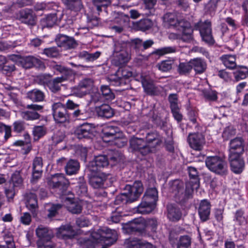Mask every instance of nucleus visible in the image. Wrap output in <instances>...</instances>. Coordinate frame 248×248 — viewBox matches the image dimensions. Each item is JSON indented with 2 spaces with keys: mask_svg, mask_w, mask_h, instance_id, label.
<instances>
[{
  "mask_svg": "<svg viewBox=\"0 0 248 248\" xmlns=\"http://www.w3.org/2000/svg\"><path fill=\"white\" fill-rule=\"evenodd\" d=\"M163 20L170 27H172L182 32L181 34L170 33V39H181L185 42H191L193 40V30L189 22L185 20L183 16L176 13H167L163 16Z\"/></svg>",
  "mask_w": 248,
  "mask_h": 248,
  "instance_id": "obj_1",
  "label": "nucleus"
},
{
  "mask_svg": "<svg viewBox=\"0 0 248 248\" xmlns=\"http://www.w3.org/2000/svg\"><path fill=\"white\" fill-rule=\"evenodd\" d=\"M91 236L94 242H103L108 246L112 245L118 239L117 231L107 227H102L96 231H93L91 232Z\"/></svg>",
  "mask_w": 248,
  "mask_h": 248,
  "instance_id": "obj_2",
  "label": "nucleus"
},
{
  "mask_svg": "<svg viewBox=\"0 0 248 248\" xmlns=\"http://www.w3.org/2000/svg\"><path fill=\"white\" fill-rule=\"evenodd\" d=\"M129 46V44L124 41L115 43L113 55L116 64L119 65L125 64L130 60Z\"/></svg>",
  "mask_w": 248,
  "mask_h": 248,
  "instance_id": "obj_3",
  "label": "nucleus"
},
{
  "mask_svg": "<svg viewBox=\"0 0 248 248\" xmlns=\"http://www.w3.org/2000/svg\"><path fill=\"white\" fill-rule=\"evenodd\" d=\"M55 69L61 73L62 75L50 80L47 83V86L52 92H56L60 90L62 83L67 80H72L74 77L72 71L65 68L61 65H56Z\"/></svg>",
  "mask_w": 248,
  "mask_h": 248,
  "instance_id": "obj_4",
  "label": "nucleus"
},
{
  "mask_svg": "<svg viewBox=\"0 0 248 248\" xmlns=\"http://www.w3.org/2000/svg\"><path fill=\"white\" fill-rule=\"evenodd\" d=\"M205 164L212 171L220 175L225 174L227 171V164L224 159L218 156L206 157Z\"/></svg>",
  "mask_w": 248,
  "mask_h": 248,
  "instance_id": "obj_5",
  "label": "nucleus"
},
{
  "mask_svg": "<svg viewBox=\"0 0 248 248\" xmlns=\"http://www.w3.org/2000/svg\"><path fill=\"white\" fill-rule=\"evenodd\" d=\"M57 188L61 193H60L61 199L65 203L68 210L73 214H79L82 211V206L78 203L74 202L73 196L67 197L66 195L71 194L70 191H67L66 187H53Z\"/></svg>",
  "mask_w": 248,
  "mask_h": 248,
  "instance_id": "obj_6",
  "label": "nucleus"
},
{
  "mask_svg": "<svg viewBox=\"0 0 248 248\" xmlns=\"http://www.w3.org/2000/svg\"><path fill=\"white\" fill-rule=\"evenodd\" d=\"M145 219L142 217L136 218L125 224L123 227L124 232L128 234L138 232L141 236L146 234Z\"/></svg>",
  "mask_w": 248,
  "mask_h": 248,
  "instance_id": "obj_7",
  "label": "nucleus"
},
{
  "mask_svg": "<svg viewBox=\"0 0 248 248\" xmlns=\"http://www.w3.org/2000/svg\"><path fill=\"white\" fill-rule=\"evenodd\" d=\"M93 84V80L91 78H85L79 83L77 87H73L72 92L77 97H82L86 95Z\"/></svg>",
  "mask_w": 248,
  "mask_h": 248,
  "instance_id": "obj_8",
  "label": "nucleus"
},
{
  "mask_svg": "<svg viewBox=\"0 0 248 248\" xmlns=\"http://www.w3.org/2000/svg\"><path fill=\"white\" fill-rule=\"evenodd\" d=\"M109 163L106 156L100 155L95 156L94 159L90 162L88 165V169L93 172H96L100 171L103 168L108 166Z\"/></svg>",
  "mask_w": 248,
  "mask_h": 248,
  "instance_id": "obj_9",
  "label": "nucleus"
},
{
  "mask_svg": "<svg viewBox=\"0 0 248 248\" xmlns=\"http://www.w3.org/2000/svg\"><path fill=\"white\" fill-rule=\"evenodd\" d=\"M18 62L20 66L26 69L30 68L33 66L41 69L45 68L44 63L39 59L33 56L20 58Z\"/></svg>",
  "mask_w": 248,
  "mask_h": 248,
  "instance_id": "obj_10",
  "label": "nucleus"
},
{
  "mask_svg": "<svg viewBox=\"0 0 248 248\" xmlns=\"http://www.w3.org/2000/svg\"><path fill=\"white\" fill-rule=\"evenodd\" d=\"M175 192L177 202L183 203L192 198L194 189L193 187H176Z\"/></svg>",
  "mask_w": 248,
  "mask_h": 248,
  "instance_id": "obj_11",
  "label": "nucleus"
},
{
  "mask_svg": "<svg viewBox=\"0 0 248 248\" xmlns=\"http://www.w3.org/2000/svg\"><path fill=\"white\" fill-rule=\"evenodd\" d=\"M163 141L162 137L156 131H153L147 134L145 144L147 149H150V153L155 150V148Z\"/></svg>",
  "mask_w": 248,
  "mask_h": 248,
  "instance_id": "obj_12",
  "label": "nucleus"
},
{
  "mask_svg": "<svg viewBox=\"0 0 248 248\" xmlns=\"http://www.w3.org/2000/svg\"><path fill=\"white\" fill-rule=\"evenodd\" d=\"M198 26L202 40L207 43L213 44L214 39L211 32L210 22L206 21L204 23H200L198 24Z\"/></svg>",
  "mask_w": 248,
  "mask_h": 248,
  "instance_id": "obj_13",
  "label": "nucleus"
},
{
  "mask_svg": "<svg viewBox=\"0 0 248 248\" xmlns=\"http://www.w3.org/2000/svg\"><path fill=\"white\" fill-rule=\"evenodd\" d=\"M26 108L30 110L22 112L21 115L23 119L26 120H34L39 118L40 115L36 111L42 109V106L33 104L28 105Z\"/></svg>",
  "mask_w": 248,
  "mask_h": 248,
  "instance_id": "obj_14",
  "label": "nucleus"
},
{
  "mask_svg": "<svg viewBox=\"0 0 248 248\" xmlns=\"http://www.w3.org/2000/svg\"><path fill=\"white\" fill-rule=\"evenodd\" d=\"M188 141L190 147L197 151L202 150L205 144V140L203 136L199 133L189 134Z\"/></svg>",
  "mask_w": 248,
  "mask_h": 248,
  "instance_id": "obj_15",
  "label": "nucleus"
},
{
  "mask_svg": "<svg viewBox=\"0 0 248 248\" xmlns=\"http://www.w3.org/2000/svg\"><path fill=\"white\" fill-rule=\"evenodd\" d=\"M53 115L55 121L57 123H62L67 120L65 110L61 103H56L52 106Z\"/></svg>",
  "mask_w": 248,
  "mask_h": 248,
  "instance_id": "obj_16",
  "label": "nucleus"
},
{
  "mask_svg": "<svg viewBox=\"0 0 248 248\" xmlns=\"http://www.w3.org/2000/svg\"><path fill=\"white\" fill-rule=\"evenodd\" d=\"M76 235L77 232L71 225L68 224L61 226L57 232V236L64 240L72 239Z\"/></svg>",
  "mask_w": 248,
  "mask_h": 248,
  "instance_id": "obj_17",
  "label": "nucleus"
},
{
  "mask_svg": "<svg viewBox=\"0 0 248 248\" xmlns=\"http://www.w3.org/2000/svg\"><path fill=\"white\" fill-rule=\"evenodd\" d=\"M230 166L232 170L235 173H240L244 168V162L240 155H230Z\"/></svg>",
  "mask_w": 248,
  "mask_h": 248,
  "instance_id": "obj_18",
  "label": "nucleus"
},
{
  "mask_svg": "<svg viewBox=\"0 0 248 248\" xmlns=\"http://www.w3.org/2000/svg\"><path fill=\"white\" fill-rule=\"evenodd\" d=\"M125 191L122 193L127 198V201L130 202L136 201L143 191V187H124Z\"/></svg>",
  "mask_w": 248,
  "mask_h": 248,
  "instance_id": "obj_19",
  "label": "nucleus"
},
{
  "mask_svg": "<svg viewBox=\"0 0 248 248\" xmlns=\"http://www.w3.org/2000/svg\"><path fill=\"white\" fill-rule=\"evenodd\" d=\"M132 76V73L126 67L120 68L117 71L113 78L116 85H122L126 83V80Z\"/></svg>",
  "mask_w": 248,
  "mask_h": 248,
  "instance_id": "obj_20",
  "label": "nucleus"
},
{
  "mask_svg": "<svg viewBox=\"0 0 248 248\" xmlns=\"http://www.w3.org/2000/svg\"><path fill=\"white\" fill-rule=\"evenodd\" d=\"M130 145L134 150L139 151L143 155L150 153V149L147 148L145 142L142 139L132 138L130 140Z\"/></svg>",
  "mask_w": 248,
  "mask_h": 248,
  "instance_id": "obj_21",
  "label": "nucleus"
},
{
  "mask_svg": "<svg viewBox=\"0 0 248 248\" xmlns=\"http://www.w3.org/2000/svg\"><path fill=\"white\" fill-rule=\"evenodd\" d=\"M211 211V204L207 200L201 201L198 208V213L201 219L206 221L209 219Z\"/></svg>",
  "mask_w": 248,
  "mask_h": 248,
  "instance_id": "obj_22",
  "label": "nucleus"
},
{
  "mask_svg": "<svg viewBox=\"0 0 248 248\" xmlns=\"http://www.w3.org/2000/svg\"><path fill=\"white\" fill-rule=\"evenodd\" d=\"M118 128L112 126H108L103 128L102 130V140L105 142H109L115 138L118 133H120Z\"/></svg>",
  "mask_w": 248,
  "mask_h": 248,
  "instance_id": "obj_23",
  "label": "nucleus"
},
{
  "mask_svg": "<svg viewBox=\"0 0 248 248\" xmlns=\"http://www.w3.org/2000/svg\"><path fill=\"white\" fill-rule=\"evenodd\" d=\"M156 206V204L142 198L141 202L137 207L136 211L141 214H149L155 209Z\"/></svg>",
  "mask_w": 248,
  "mask_h": 248,
  "instance_id": "obj_24",
  "label": "nucleus"
},
{
  "mask_svg": "<svg viewBox=\"0 0 248 248\" xmlns=\"http://www.w3.org/2000/svg\"><path fill=\"white\" fill-rule=\"evenodd\" d=\"M243 142V140L241 138H236L231 140L230 142V155H240L244 150Z\"/></svg>",
  "mask_w": 248,
  "mask_h": 248,
  "instance_id": "obj_25",
  "label": "nucleus"
},
{
  "mask_svg": "<svg viewBox=\"0 0 248 248\" xmlns=\"http://www.w3.org/2000/svg\"><path fill=\"white\" fill-rule=\"evenodd\" d=\"M126 248H155L151 243L139 239H132L125 244Z\"/></svg>",
  "mask_w": 248,
  "mask_h": 248,
  "instance_id": "obj_26",
  "label": "nucleus"
},
{
  "mask_svg": "<svg viewBox=\"0 0 248 248\" xmlns=\"http://www.w3.org/2000/svg\"><path fill=\"white\" fill-rule=\"evenodd\" d=\"M50 186H67L70 185L68 180L63 174H56L52 175L48 181Z\"/></svg>",
  "mask_w": 248,
  "mask_h": 248,
  "instance_id": "obj_27",
  "label": "nucleus"
},
{
  "mask_svg": "<svg viewBox=\"0 0 248 248\" xmlns=\"http://www.w3.org/2000/svg\"><path fill=\"white\" fill-rule=\"evenodd\" d=\"M93 129L91 124H84L77 129L76 134L79 139L90 137Z\"/></svg>",
  "mask_w": 248,
  "mask_h": 248,
  "instance_id": "obj_28",
  "label": "nucleus"
},
{
  "mask_svg": "<svg viewBox=\"0 0 248 248\" xmlns=\"http://www.w3.org/2000/svg\"><path fill=\"white\" fill-rule=\"evenodd\" d=\"M168 217L172 221L179 220L182 216V213L179 208L175 205L170 204L167 205Z\"/></svg>",
  "mask_w": 248,
  "mask_h": 248,
  "instance_id": "obj_29",
  "label": "nucleus"
},
{
  "mask_svg": "<svg viewBox=\"0 0 248 248\" xmlns=\"http://www.w3.org/2000/svg\"><path fill=\"white\" fill-rule=\"evenodd\" d=\"M141 80L142 87L144 91L148 94H154L156 91V89L153 81L149 77L141 76Z\"/></svg>",
  "mask_w": 248,
  "mask_h": 248,
  "instance_id": "obj_30",
  "label": "nucleus"
},
{
  "mask_svg": "<svg viewBox=\"0 0 248 248\" xmlns=\"http://www.w3.org/2000/svg\"><path fill=\"white\" fill-rule=\"evenodd\" d=\"M144 3V14L147 16L155 15V6L157 0H142Z\"/></svg>",
  "mask_w": 248,
  "mask_h": 248,
  "instance_id": "obj_31",
  "label": "nucleus"
},
{
  "mask_svg": "<svg viewBox=\"0 0 248 248\" xmlns=\"http://www.w3.org/2000/svg\"><path fill=\"white\" fill-rule=\"evenodd\" d=\"M26 197V206L32 213L35 209L38 207L37 194L32 192L27 193Z\"/></svg>",
  "mask_w": 248,
  "mask_h": 248,
  "instance_id": "obj_32",
  "label": "nucleus"
},
{
  "mask_svg": "<svg viewBox=\"0 0 248 248\" xmlns=\"http://www.w3.org/2000/svg\"><path fill=\"white\" fill-rule=\"evenodd\" d=\"M36 234L40 239H43L45 241L50 240L53 236L51 231L43 226H39L36 229Z\"/></svg>",
  "mask_w": 248,
  "mask_h": 248,
  "instance_id": "obj_33",
  "label": "nucleus"
},
{
  "mask_svg": "<svg viewBox=\"0 0 248 248\" xmlns=\"http://www.w3.org/2000/svg\"><path fill=\"white\" fill-rule=\"evenodd\" d=\"M143 198L144 200L151 201L156 204L158 201V191L155 187H148L146 190Z\"/></svg>",
  "mask_w": 248,
  "mask_h": 248,
  "instance_id": "obj_34",
  "label": "nucleus"
},
{
  "mask_svg": "<svg viewBox=\"0 0 248 248\" xmlns=\"http://www.w3.org/2000/svg\"><path fill=\"white\" fill-rule=\"evenodd\" d=\"M96 110L99 116L106 118H111L114 114L112 108L108 105H103L96 108Z\"/></svg>",
  "mask_w": 248,
  "mask_h": 248,
  "instance_id": "obj_35",
  "label": "nucleus"
},
{
  "mask_svg": "<svg viewBox=\"0 0 248 248\" xmlns=\"http://www.w3.org/2000/svg\"><path fill=\"white\" fill-rule=\"evenodd\" d=\"M220 59L224 66L229 69H233L236 66V58L234 55H223L220 57Z\"/></svg>",
  "mask_w": 248,
  "mask_h": 248,
  "instance_id": "obj_36",
  "label": "nucleus"
},
{
  "mask_svg": "<svg viewBox=\"0 0 248 248\" xmlns=\"http://www.w3.org/2000/svg\"><path fill=\"white\" fill-rule=\"evenodd\" d=\"M190 63L191 68H193L197 73H202L206 69V63L201 59H194L190 61Z\"/></svg>",
  "mask_w": 248,
  "mask_h": 248,
  "instance_id": "obj_37",
  "label": "nucleus"
},
{
  "mask_svg": "<svg viewBox=\"0 0 248 248\" xmlns=\"http://www.w3.org/2000/svg\"><path fill=\"white\" fill-rule=\"evenodd\" d=\"M79 168V163L75 160L71 159L66 164L65 170L68 175H73L77 173Z\"/></svg>",
  "mask_w": 248,
  "mask_h": 248,
  "instance_id": "obj_38",
  "label": "nucleus"
},
{
  "mask_svg": "<svg viewBox=\"0 0 248 248\" xmlns=\"http://www.w3.org/2000/svg\"><path fill=\"white\" fill-rule=\"evenodd\" d=\"M107 175L103 172H99L92 176L90 179V184L92 186L103 185V182L106 180Z\"/></svg>",
  "mask_w": 248,
  "mask_h": 248,
  "instance_id": "obj_39",
  "label": "nucleus"
},
{
  "mask_svg": "<svg viewBox=\"0 0 248 248\" xmlns=\"http://www.w3.org/2000/svg\"><path fill=\"white\" fill-rule=\"evenodd\" d=\"M153 25L152 21L149 19H144L134 24V27L139 30L145 31L150 29Z\"/></svg>",
  "mask_w": 248,
  "mask_h": 248,
  "instance_id": "obj_40",
  "label": "nucleus"
},
{
  "mask_svg": "<svg viewBox=\"0 0 248 248\" xmlns=\"http://www.w3.org/2000/svg\"><path fill=\"white\" fill-rule=\"evenodd\" d=\"M188 171L190 177L189 186H199L200 181L196 169L194 167H189L188 168Z\"/></svg>",
  "mask_w": 248,
  "mask_h": 248,
  "instance_id": "obj_41",
  "label": "nucleus"
},
{
  "mask_svg": "<svg viewBox=\"0 0 248 248\" xmlns=\"http://www.w3.org/2000/svg\"><path fill=\"white\" fill-rule=\"evenodd\" d=\"M27 97L34 102H40L44 100V94L40 90L34 89L27 93Z\"/></svg>",
  "mask_w": 248,
  "mask_h": 248,
  "instance_id": "obj_42",
  "label": "nucleus"
},
{
  "mask_svg": "<svg viewBox=\"0 0 248 248\" xmlns=\"http://www.w3.org/2000/svg\"><path fill=\"white\" fill-rule=\"evenodd\" d=\"M175 51L176 48L175 47H164L155 50L151 53V56H158V57H160L166 54L174 53Z\"/></svg>",
  "mask_w": 248,
  "mask_h": 248,
  "instance_id": "obj_43",
  "label": "nucleus"
},
{
  "mask_svg": "<svg viewBox=\"0 0 248 248\" xmlns=\"http://www.w3.org/2000/svg\"><path fill=\"white\" fill-rule=\"evenodd\" d=\"M233 76L236 81L244 79L248 76V69L246 67H241L233 72Z\"/></svg>",
  "mask_w": 248,
  "mask_h": 248,
  "instance_id": "obj_44",
  "label": "nucleus"
},
{
  "mask_svg": "<svg viewBox=\"0 0 248 248\" xmlns=\"http://www.w3.org/2000/svg\"><path fill=\"white\" fill-rule=\"evenodd\" d=\"M127 142L126 138L124 137L122 132L118 133L109 142L110 144L115 145L118 147L120 148L124 146Z\"/></svg>",
  "mask_w": 248,
  "mask_h": 248,
  "instance_id": "obj_45",
  "label": "nucleus"
},
{
  "mask_svg": "<svg viewBox=\"0 0 248 248\" xmlns=\"http://www.w3.org/2000/svg\"><path fill=\"white\" fill-rule=\"evenodd\" d=\"M67 7L73 10L78 11L82 8V4L80 0H62Z\"/></svg>",
  "mask_w": 248,
  "mask_h": 248,
  "instance_id": "obj_46",
  "label": "nucleus"
},
{
  "mask_svg": "<svg viewBox=\"0 0 248 248\" xmlns=\"http://www.w3.org/2000/svg\"><path fill=\"white\" fill-rule=\"evenodd\" d=\"M191 244V238L188 235H184L179 237L177 248H188Z\"/></svg>",
  "mask_w": 248,
  "mask_h": 248,
  "instance_id": "obj_47",
  "label": "nucleus"
},
{
  "mask_svg": "<svg viewBox=\"0 0 248 248\" xmlns=\"http://www.w3.org/2000/svg\"><path fill=\"white\" fill-rule=\"evenodd\" d=\"M57 21V16L55 14L48 15L45 18L41 20V24L44 27H51Z\"/></svg>",
  "mask_w": 248,
  "mask_h": 248,
  "instance_id": "obj_48",
  "label": "nucleus"
},
{
  "mask_svg": "<svg viewBox=\"0 0 248 248\" xmlns=\"http://www.w3.org/2000/svg\"><path fill=\"white\" fill-rule=\"evenodd\" d=\"M23 179L19 171H15L11 175L10 184L13 186H19L23 184Z\"/></svg>",
  "mask_w": 248,
  "mask_h": 248,
  "instance_id": "obj_49",
  "label": "nucleus"
},
{
  "mask_svg": "<svg viewBox=\"0 0 248 248\" xmlns=\"http://www.w3.org/2000/svg\"><path fill=\"white\" fill-rule=\"evenodd\" d=\"M220 0H210L205 5V12L210 15H214L216 11L217 3Z\"/></svg>",
  "mask_w": 248,
  "mask_h": 248,
  "instance_id": "obj_50",
  "label": "nucleus"
},
{
  "mask_svg": "<svg viewBox=\"0 0 248 248\" xmlns=\"http://www.w3.org/2000/svg\"><path fill=\"white\" fill-rule=\"evenodd\" d=\"M57 44L60 46H73V41L69 39L65 35H61L60 37L57 40Z\"/></svg>",
  "mask_w": 248,
  "mask_h": 248,
  "instance_id": "obj_51",
  "label": "nucleus"
},
{
  "mask_svg": "<svg viewBox=\"0 0 248 248\" xmlns=\"http://www.w3.org/2000/svg\"><path fill=\"white\" fill-rule=\"evenodd\" d=\"M145 229H150L153 232H156L158 226V222L155 218H148L145 219Z\"/></svg>",
  "mask_w": 248,
  "mask_h": 248,
  "instance_id": "obj_52",
  "label": "nucleus"
},
{
  "mask_svg": "<svg viewBox=\"0 0 248 248\" xmlns=\"http://www.w3.org/2000/svg\"><path fill=\"white\" fill-rule=\"evenodd\" d=\"M126 42L129 44V46H128V48L129 49L131 47H132L136 51H139L140 50H143L142 40L139 38L133 39L130 42Z\"/></svg>",
  "mask_w": 248,
  "mask_h": 248,
  "instance_id": "obj_53",
  "label": "nucleus"
},
{
  "mask_svg": "<svg viewBox=\"0 0 248 248\" xmlns=\"http://www.w3.org/2000/svg\"><path fill=\"white\" fill-rule=\"evenodd\" d=\"M244 213L242 210H238L235 213L233 220L236 222L239 225H244L247 222L246 219L244 216Z\"/></svg>",
  "mask_w": 248,
  "mask_h": 248,
  "instance_id": "obj_54",
  "label": "nucleus"
},
{
  "mask_svg": "<svg viewBox=\"0 0 248 248\" xmlns=\"http://www.w3.org/2000/svg\"><path fill=\"white\" fill-rule=\"evenodd\" d=\"M101 91L105 99L112 100L114 99V95L108 86H102L101 88Z\"/></svg>",
  "mask_w": 248,
  "mask_h": 248,
  "instance_id": "obj_55",
  "label": "nucleus"
},
{
  "mask_svg": "<svg viewBox=\"0 0 248 248\" xmlns=\"http://www.w3.org/2000/svg\"><path fill=\"white\" fill-rule=\"evenodd\" d=\"M46 134L45 128L42 126H37L34 127L33 134L35 140H37Z\"/></svg>",
  "mask_w": 248,
  "mask_h": 248,
  "instance_id": "obj_56",
  "label": "nucleus"
},
{
  "mask_svg": "<svg viewBox=\"0 0 248 248\" xmlns=\"http://www.w3.org/2000/svg\"><path fill=\"white\" fill-rule=\"evenodd\" d=\"M156 67L162 72H167L172 68V62L169 61H164L158 63Z\"/></svg>",
  "mask_w": 248,
  "mask_h": 248,
  "instance_id": "obj_57",
  "label": "nucleus"
},
{
  "mask_svg": "<svg viewBox=\"0 0 248 248\" xmlns=\"http://www.w3.org/2000/svg\"><path fill=\"white\" fill-rule=\"evenodd\" d=\"M62 207L61 204H53L51 207L48 210V213L47 217L48 218H52L56 216L58 214V211Z\"/></svg>",
  "mask_w": 248,
  "mask_h": 248,
  "instance_id": "obj_58",
  "label": "nucleus"
},
{
  "mask_svg": "<svg viewBox=\"0 0 248 248\" xmlns=\"http://www.w3.org/2000/svg\"><path fill=\"white\" fill-rule=\"evenodd\" d=\"M0 132H4V140H7L11 136V128L9 126L0 124Z\"/></svg>",
  "mask_w": 248,
  "mask_h": 248,
  "instance_id": "obj_59",
  "label": "nucleus"
},
{
  "mask_svg": "<svg viewBox=\"0 0 248 248\" xmlns=\"http://www.w3.org/2000/svg\"><path fill=\"white\" fill-rule=\"evenodd\" d=\"M111 3V0H93V3L98 11H101L102 7H106Z\"/></svg>",
  "mask_w": 248,
  "mask_h": 248,
  "instance_id": "obj_60",
  "label": "nucleus"
},
{
  "mask_svg": "<svg viewBox=\"0 0 248 248\" xmlns=\"http://www.w3.org/2000/svg\"><path fill=\"white\" fill-rule=\"evenodd\" d=\"M38 248H53L54 246L50 242V240L45 241L43 239H39L37 242Z\"/></svg>",
  "mask_w": 248,
  "mask_h": 248,
  "instance_id": "obj_61",
  "label": "nucleus"
},
{
  "mask_svg": "<svg viewBox=\"0 0 248 248\" xmlns=\"http://www.w3.org/2000/svg\"><path fill=\"white\" fill-rule=\"evenodd\" d=\"M43 53L49 57H56L59 52L56 47H50L44 49Z\"/></svg>",
  "mask_w": 248,
  "mask_h": 248,
  "instance_id": "obj_62",
  "label": "nucleus"
},
{
  "mask_svg": "<svg viewBox=\"0 0 248 248\" xmlns=\"http://www.w3.org/2000/svg\"><path fill=\"white\" fill-rule=\"evenodd\" d=\"M21 16L25 19L28 20L31 23L33 21V17L31 11L29 9L23 10L20 12Z\"/></svg>",
  "mask_w": 248,
  "mask_h": 248,
  "instance_id": "obj_63",
  "label": "nucleus"
},
{
  "mask_svg": "<svg viewBox=\"0 0 248 248\" xmlns=\"http://www.w3.org/2000/svg\"><path fill=\"white\" fill-rule=\"evenodd\" d=\"M77 225L80 227L88 226L90 224V221L84 217H81L76 220Z\"/></svg>",
  "mask_w": 248,
  "mask_h": 248,
  "instance_id": "obj_64",
  "label": "nucleus"
}]
</instances>
